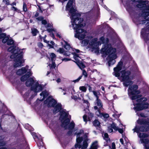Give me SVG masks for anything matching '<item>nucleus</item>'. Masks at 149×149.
<instances>
[{
    "mask_svg": "<svg viewBox=\"0 0 149 149\" xmlns=\"http://www.w3.org/2000/svg\"><path fill=\"white\" fill-rule=\"evenodd\" d=\"M56 36L58 37L59 38H61V34H59L58 33H56Z\"/></svg>",
    "mask_w": 149,
    "mask_h": 149,
    "instance_id": "nucleus-59",
    "label": "nucleus"
},
{
    "mask_svg": "<svg viewBox=\"0 0 149 149\" xmlns=\"http://www.w3.org/2000/svg\"><path fill=\"white\" fill-rule=\"evenodd\" d=\"M48 95V93L46 91H44L42 92L40 94V96L42 97V98L40 99V100H43L45 97Z\"/></svg>",
    "mask_w": 149,
    "mask_h": 149,
    "instance_id": "nucleus-19",
    "label": "nucleus"
},
{
    "mask_svg": "<svg viewBox=\"0 0 149 149\" xmlns=\"http://www.w3.org/2000/svg\"><path fill=\"white\" fill-rule=\"evenodd\" d=\"M79 89L84 92H86L87 90L86 88L84 86H81L79 87Z\"/></svg>",
    "mask_w": 149,
    "mask_h": 149,
    "instance_id": "nucleus-29",
    "label": "nucleus"
},
{
    "mask_svg": "<svg viewBox=\"0 0 149 149\" xmlns=\"http://www.w3.org/2000/svg\"><path fill=\"white\" fill-rule=\"evenodd\" d=\"M8 50L12 53L10 57L14 59V67H17L22 66V64L24 62V61L22 58V50L15 46H12L8 48Z\"/></svg>",
    "mask_w": 149,
    "mask_h": 149,
    "instance_id": "nucleus-5",
    "label": "nucleus"
},
{
    "mask_svg": "<svg viewBox=\"0 0 149 149\" xmlns=\"http://www.w3.org/2000/svg\"><path fill=\"white\" fill-rule=\"evenodd\" d=\"M102 116L104 118H107L109 117V115L107 113H103L102 114Z\"/></svg>",
    "mask_w": 149,
    "mask_h": 149,
    "instance_id": "nucleus-41",
    "label": "nucleus"
},
{
    "mask_svg": "<svg viewBox=\"0 0 149 149\" xmlns=\"http://www.w3.org/2000/svg\"><path fill=\"white\" fill-rule=\"evenodd\" d=\"M122 65V62H119L117 66L114 68V72L113 74L114 75L117 77L120 76L122 80L124 82V86L127 87L129 85L133 83L131 81L133 78L130 75V71L123 70L120 72V73L118 72L121 70Z\"/></svg>",
    "mask_w": 149,
    "mask_h": 149,
    "instance_id": "nucleus-4",
    "label": "nucleus"
},
{
    "mask_svg": "<svg viewBox=\"0 0 149 149\" xmlns=\"http://www.w3.org/2000/svg\"><path fill=\"white\" fill-rule=\"evenodd\" d=\"M82 75H84L85 77H86L87 76V73L86 71L84 70H83Z\"/></svg>",
    "mask_w": 149,
    "mask_h": 149,
    "instance_id": "nucleus-40",
    "label": "nucleus"
},
{
    "mask_svg": "<svg viewBox=\"0 0 149 149\" xmlns=\"http://www.w3.org/2000/svg\"><path fill=\"white\" fill-rule=\"evenodd\" d=\"M138 86L136 85L130 86L128 90L129 96L132 100H134L141 97V95H139L140 93L139 91L137 90Z\"/></svg>",
    "mask_w": 149,
    "mask_h": 149,
    "instance_id": "nucleus-9",
    "label": "nucleus"
},
{
    "mask_svg": "<svg viewBox=\"0 0 149 149\" xmlns=\"http://www.w3.org/2000/svg\"><path fill=\"white\" fill-rule=\"evenodd\" d=\"M36 19L38 20L41 21H42V20L43 19V18L42 17L40 16L37 18Z\"/></svg>",
    "mask_w": 149,
    "mask_h": 149,
    "instance_id": "nucleus-46",
    "label": "nucleus"
},
{
    "mask_svg": "<svg viewBox=\"0 0 149 149\" xmlns=\"http://www.w3.org/2000/svg\"><path fill=\"white\" fill-rule=\"evenodd\" d=\"M39 149H46L45 147L44 146H42V147H40V148Z\"/></svg>",
    "mask_w": 149,
    "mask_h": 149,
    "instance_id": "nucleus-64",
    "label": "nucleus"
},
{
    "mask_svg": "<svg viewBox=\"0 0 149 149\" xmlns=\"http://www.w3.org/2000/svg\"><path fill=\"white\" fill-rule=\"evenodd\" d=\"M146 149H149V144L148 146H146Z\"/></svg>",
    "mask_w": 149,
    "mask_h": 149,
    "instance_id": "nucleus-63",
    "label": "nucleus"
},
{
    "mask_svg": "<svg viewBox=\"0 0 149 149\" xmlns=\"http://www.w3.org/2000/svg\"><path fill=\"white\" fill-rule=\"evenodd\" d=\"M61 109V105L60 104H57L53 110V113H56L59 111Z\"/></svg>",
    "mask_w": 149,
    "mask_h": 149,
    "instance_id": "nucleus-17",
    "label": "nucleus"
},
{
    "mask_svg": "<svg viewBox=\"0 0 149 149\" xmlns=\"http://www.w3.org/2000/svg\"><path fill=\"white\" fill-rule=\"evenodd\" d=\"M56 103V101L50 97H48L44 102L45 104L48 107H54Z\"/></svg>",
    "mask_w": 149,
    "mask_h": 149,
    "instance_id": "nucleus-13",
    "label": "nucleus"
},
{
    "mask_svg": "<svg viewBox=\"0 0 149 149\" xmlns=\"http://www.w3.org/2000/svg\"><path fill=\"white\" fill-rule=\"evenodd\" d=\"M42 24H44V25L47 24L46 26V27L47 28L50 27L52 26L50 24H47V21L45 20H44L43 19V20H42Z\"/></svg>",
    "mask_w": 149,
    "mask_h": 149,
    "instance_id": "nucleus-22",
    "label": "nucleus"
},
{
    "mask_svg": "<svg viewBox=\"0 0 149 149\" xmlns=\"http://www.w3.org/2000/svg\"><path fill=\"white\" fill-rule=\"evenodd\" d=\"M93 93L94 95L96 97V99H99L98 95H100V94L99 92L93 91Z\"/></svg>",
    "mask_w": 149,
    "mask_h": 149,
    "instance_id": "nucleus-23",
    "label": "nucleus"
},
{
    "mask_svg": "<svg viewBox=\"0 0 149 149\" xmlns=\"http://www.w3.org/2000/svg\"><path fill=\"white\" fill-rule=\"evenodd\" d=\"M149 127V122L146 121L144 119H139L136 121L135 128L132 130L134 132H136L138 133V136L140 138V141L141 143H144L145 148L146 146H148L149 139L145 138L148 137L149 135L146 133H139L140 132L147 131Z\"/></svg>",
    "mask_w": 149,
    "mask_h": 149,
    "instance_id": "nucleus-2",
    "label": "nucleus"
},
{
    "mask_svg": "<svg viewBox=\"0 0 149 149\" xmlns=\"http://www.w3.org/2000/svg\"><path fill=\"white\" fill-rule=\"evenodd\" d=\"M60 114V119L62 123L61 125L65 129H68L70 130L68 134H70L72 133V130L75 126V123L73 121H72L68 125L70 121V119L69 118H68V113L65 111H61Z\"/></svg>",
    "mask_w": 149,
    "mask_h": 149,
    "instance_id": "nucleus-6",
    "label": "nucleus"
},
{
    "mask_svg": "<svg viewBox=\"0 0 149 149\" xmlns=\"http://www.w3.org/2000/svg\"><path fill=\"white\" fill-rule=\"evenodd\" d=\"M32 74V73L29 70L27 73L24 75L22 76L21 78V80L22 81H24L27 79Z\"/></svg>",
    "mask_w": 149,
    "mask_h": 149,
    "instance_id": "nucleus-16",
    "label": "nucleus"
},
{
    "mask_svg": "<svg viewBox=\"0 0 149 149\" xmlns=\"http://www.w3.org/2000/svg\"><path fill=\"white\" fill-rule=\"evenodd\" d=\"M80 15L77 12L70 15L71 23L73 28L76 30V33L74 35L75 38L79 40L83 39L86 36L87 32L80 28L84 26L85 24L82 23L83 21L82 18H80Z\"/></svg>",
    "mask_w": 149,
    "mask_h": 149,
    "instance_id": "nucleus-3",
    "label": "nucleus"
},
{
    "mask_svg": "<svg viewBox=\"0 0 149 149\" xmlns=\"http://www.w3.org/2000/svg\"><path fill=\"white\" fill-rule=\"evenodd\" d=\"M108 132L109 133H111L113 131V129L110 128V127H109L108 129Z\"/></svg>",
    "mask_w": 149,
    "mask_h": 149,
    "instance_id": "nucleus-52",
    "label": "nucleus"
},
{
    "mask_svg": "<svg viewBox=\"0 0 149 149\" xmlns=\"http://www.w3.org/2000/svg\"><path fill=\"white\" fill-rule=\"evenodd\" d=\"M111 149H116V146L114 143H112Z\"/></svg>",
    "mask_w": 149,
    "mask_h": 149,
    "instance_id": "nucleus-48",
    "label": "nucleus"
},
{
    "mask_svg": "<svg viewBox=\"0 0 149 149\" xmlns=\"http://www.w3.org/2000/svg\"><path fill=\"white\" fill-rule=\"evenodd\" d=\"M29 70L28 67L26 66L18 70L16 72V74L18 75H21L25 73L26 72H27L28 71H29Z\"/></svg>",
    "mask_w": 149,
    "mask_h": 149,
    "instance_id": "nucleus-15",
    "label": "nucleus"
},
{
    "mask_svg": "<svg viewBox=\"0 0 149 149\" xmlns=\"http://www.w3.org/2000/svg\"><path fill=\"white\" fill-rule=\"evenodd\" d=\"M73 0H69L66 6V10L69 11V14L70 15L77 12L73 7Z\"/></svg>",
    "mask_w": 149,
    "mask_h": 149,
    "instance_id": "nucleus-12",
    "label": "nucleus"
},
{
    "mask_svg": "<svg viewBox=\"0 0 149 149\" xmlns=\"http://www.w3.org/2000/svg\"><path fill=\"white\" fill-rule=\"evenodd\" d=\"M14 43V41L13 40L9 38L7 42V44L8 45H12Z\"/></svg>",
    "mask_w": 149,
    "mask_h": 149,
    "instance_id": "nucleus-28",
    "label": "nucleus"
},
{
    "mask_svg": "<svg viewBox=\"0 0 149 149\" xmlns=\"http://www.w3.org/2000/svg\"><path fill=\"white\" fill-rule=\"evenodd\" d=\"M87 86H88V90L90 92H93V91H92V87L88 84L87 85Z\"/></svg>",
    "mask_w": 149,
    "mask_h": 149,
    "instance_id": "nucleus-47",
    "label": "nucleus"
},
{
    "mask_svg": "<svg viewBox=\"0 0 149 149\" xmlns=\"http://www.w3.org/2000/svg\"><path fill=\"white\" fill-rule=\"evenodd\" d=\"M94 109H95V110H98V111L99 112V113L100 112V110H99V109H99L98 108V107L96 106H95L94 107Z\"/></svg>",
    "mask_w": 149,
    "mask_h": 149,
    "instance_id": "nucleus-57",
    "label": "nucleus"
},
{
    "mask_svg": "<svg viewBox=\"0 0 149 149\" xmlns=\"http://www.w3.org/2000/svg\"><path fill=\"white\" fill-rule=\"evenodd\" d=\"M50 57L52 62V64H49V66L50 69L55 68L56 65L54 61H55L56 56L54 53H52L50 54Z\"/></svg>",
    "mask_w": 149,
    "mask_h": 149,
    "instance_id": "nucleus-14",
    "label": "nucleus"
},
{
    "mask_svg": "<svg viewBox=\"0 0 149 149\" xmlns=\"http://www.w3.org/2000/svg\"><path fill=\"white\" fill-rule=\"evenodd\" d=\"M2 29L0 28V39L2 38H3L5 36V33H1Z\"/></svg>",
    "mask_w": 149,
    "mask_h": 149,
    "instance_id": "nucleus-33",
    "label": "nucleus"
},
{
    "mask_svg": "<svg viewBox=\"0 0 149 149\" xmlns=\"http://www.w3.org/2000/svg\"><path fill=\"white\" fill-rule=\"evenodd\" d=\"M97 142L96 141L93 142L91 146V149H97Z\"/></svg>",
    "mask_w": 149,
    "mask_h": 149,
    "instance_id": "nucleus-21",
    "label": "nucleus"
},
{
    "mask_svg": "<svg viewBox=\"0 0 149 149\" xmlns=\"http://www.w3.org/2000/svg\"><path fill=\"white\" fill-rule=\"evenodd\" d=\"M32 135L34 139L36 138L38 139V137L37 135H36V134L34 133V132H33L32 133Z\"/></svg>",
    "mask_w": 149,
    "mask_h": 149,
    "instance_id": "nucleus-42",
    "label": "nucleus"
},
{
    "mask_svg": "<svg viewBox=\"0 0 149 149\" xmlns=\"http://www.w3.org/2000/svg\"><path fill=\"white\" fill-rule=\"evenodd\" d=\"M3 39L2 40V42L3 43H5L7 42L9 39V38L8 36H6V35L5 34V36L3 38Z\"/></svg>",
    "mask_w": 149,
    "mask_h": 149,
    "instance_id": "nucleus-25",
    "label": "nucleus"
},
{
    "mask_svg": "<svg viewBox=\"0 0 149 149\" xmlns=\"http://www.w3.org/2000/svg\"><path fill=\"white\" fill-rule=\"evenodd\" d=\"M47 31L49 33L52 32L53 31H55V30H54V29H47Z\"/></svg>",
    "mask_w": 149,
    "mask_h": 149,
    "instance_id": "nucleus-50",
    "label": "nucleus"
},
{
    "mask_svg": "<svg viewBox=\"0 0 149 149\" xmlns=\"http://www.w3.org/2000/svg\"><path fill=\"white\" fill-rule=\"evenodd\" d=\"M32 135L34 139L36 138L38 139V137L37 135H36V134L34 133V132H33L32 133Z\"/></svg>",
    "mask_w": 149,
    "mask_h": 149,
    "instance_id": "nucleus-43",
    "label": "nucleus"
},
{
    "mask_svg": "<svg viewBox=\"0 0 149 149\" xmlns=\"http://www.w3.org/2000/svg\"><path fill=\"white\" fill-rule=\"evenodd\" d=\"M147 99L143 97L137 99L136 101H134L133 104L135 107L134 109L136 111H139L147 108H149V104L146 101Z\"/></svg>",
    "mask_w": 149,
    "mask_h": 149,
    "instance_id": "nucleus-7",
    "label": "nucleus"
},
{
    "mask_svg": "<svg viewBox=\"0 0 149 149\" xmlns=\"http://www.w3.org/2000/svg\"><path fill=\"white\" fill-rule=\"evenodd\" d=\"M87 114H85L83 116V118L85 122L87 121L86 118H87Z\"/></svg>",
    "mask_w": 149,
    "mask_h": 149,
    "instance_id": "nucleus-45",
    "label": "nucleus"
},
{
    "mask_svg": "<svg viewBox=\"0 0 149 149\" xmlns=\"http://www.w3.org/2000/svg\"><path fill=\"white\" fill-rule=\"evenodd\" d=\"M96 103L97 105L99 107V109H101L102 108V103L100 100L99 99H96Z\"/></svg>",
    "mask_w": 149,
    "mask_h": 149,
    "instance_id": "nucleus-20",
    "label": "nucleus"
},
{
    "mask_svg": "<svg viewBox=\"0 0 149 149\" xmlns=\"http://www.w3.org/2000/svg\"><path fill=\"white\" fill-rule=\"evenodd\" d=\"M78 95H73L72 96V98L74 100H77L78 98Z\"/></svg>",
    "mask_w": 149,
    "mask_h": 149,
    "instance_id": "nucleus-38",
    "label": "nucleus"
},
{
    "mask_svg": "<svg viewBox=\"0 0 149 149\" xmlns=\"http://www.w3.org/2000/svg\"><path fill=\"white\" fill-rule=\"evenodd\" d=\"M120 141L122 144H124V141L123 139H120Z\"/></svg>",
    "mask_w": 149,
    "mask_h": 149,
    "instance_id": "nucleus-58",
    "label": "nucleus"
},
{
    "mask_svg": "<svg viewBox=\"0 0 149 149\" xmlns=\"http://www.w3.org/2000/svg\"><path fill=\"white\" fill-rule=\"evenodd\" d=\"M103 136L104 139L107 141L108 140H109V139L108 137V135L107 133H104V134L102 135Z\"/></svg>",
    "mask_w": 149,
    "mask_h": 149,
    "instance_id": "nucleus-27",
    "label": "nucleus"
},
{
    "mask_svg": "<svg viewBox=\"0 0 149 149\" xmlns=\"http://www.w3.org/2000/svg\"><path fill=\"white\" fill-rule=\"evenodd\" d=\"M56 52L60 54H63L65 55L69 56L70 55V53L68 51L64 52V50L63 49L61 48H59L57 50Z\"/></svg>",
    "mask_w": 149,
    "mask_h": 149,
    "instance_id": "nucleus-18",
    "label": "nucleus"
},
{
    "mask_svg": "<svg viewBox=\"0 0 149 149\" xmlns=\"http://www.w3.org/2000/svg\"><path fill=\"white\" fill-rule=\"evenodd\" d=\"M5 62V61L4 60H2L0 58V64L3 65L4 64Z\"/></svg>",
    "mask_w": 149,
    "mask_h": 149,
    "instance_id": "nucleus-49",
    "label": "nucleus"
},
{
    "mask_svg": "<svg viewBox=\"0 0 149 149\" xmlns=\"http://www.w3.org/2000/svg\"><path fill=\"white\" fill-rule=\"evenodd\" d=\"M48 45L49 47L51 48H53V45L51 44H48Z\"/></svg>",
    "mask_w": 149,
    "mask_h": 149,
    "instance_id": "nucleus-60",
    "label": "nucleus"
},
{
    "mask_svg": "<svg viewBox=\"0 0 149 149\" xmlns=\"http://www.w3.org/2000/svg\"><path fill=\"white\" fill-rule=\"evenodd\" d=\"M32 34L33 36H35L38 33V31L36 29L33 28L31 29Z\"/></svg>",
    "mask_w": 149,
    "mask_h": 149,
    "instance_id": "nucleus-24",
    "label": "nucleus"
},
{
    "mask_svg": "<svg viewBox=\"0 0 149 149\" xmlns=\"http://www.w3.org/2000/svg\"><path fill=\"white\" fill-rule=\"evenodd\" d=\"M38 46L40 47H42L43 46V45L42 43L40 42H39L38 44Z\"/></svg>",
    "mask_w": 149,
    "mask_h": 149,
    "instance_id": "nucleus-54",
    "label": "nucleus"
},
{
    "mask_svg": "<svg viewBox=\"0 0 149 149\" xmlns=\"http://www.w3.org/2000/svg\"><path fill=\"white\" fill-rule=\"evenodd\" d=\"M11 9L12 10H13L14 11H17V8H16V7H15L14 6H13L11 8Z\"/></svg>",
    "mask_w": 149,
    "mask_h": 149,
    "instance_id": "nucleus-56",
    "label": "nucleus"
},
{
    "mask_svg": "<svg viewBox=\"0 0 149 149\" xmlns=\"http://www.w3.org/2000/svg\"><path fill=\"white\" fill-rule=\"evenodd\" d=\"M131 3L133 2L136 3L135 5H136L137 7L143 8H146L147 13L149 12V6L148 1H143L142 0H131Z\"/></svg>",
    "mask_w": 149,
    "mask_h": 149,
    "instance_id": "nucleus-10",
    "label": "nucleus"
},
{
    "mask_svg": "<svg viewBox=\"0 0 149 149\" xmlns=\"http://www.w3.org/2000/svg\"><path fill=\"white\" fill-rule=\"evenodd\" d=\"M109 40L108 38L104 40L103 37H101L99 40L97 41V38H93L91 36L88 38V39H85L82 41L81 44L83 46H86L88 44V47L91 49V51L94 53L99 52V46L102 43L104 44L101 51L102 54L109 55L107 57L109 66L115 63L116 61L115 59L117 57L115 53L116 49L113 48L110 44H107Z\"/></svg>",
    "mask_w": 149,
    "mask_h": 149,
    "instance_id": "nucleus-1",
    "label": "nucleus"
},
{
    "mask_svg": "<svg viewBox=\"0 0 149 149\" xmlns=\"http://www.w3.org/2000/svg\"><path fill=\"white\" fill-rule=\"evenodd\" d=\"M137 115L138 116H140L141 117H146V115L143 113H137Z\"/></svg>",
    "mask_w": 149,
    "mask_h": 149,
    "instance_id": "nucleus-34",
    "label": "nucleus"
},
{
    "mask_svg": "<svg viewBox=\"0 0 149 149\" xmlns=\"http://www.w3.org/2000/svg\"><path fill=\"white\" fill-rule=\"evenodd\" d=\"M3 2L6 3V4L7 5H10V1L9 0H3Z\"/></svg>",
    "mask_w": 149,
    "mask_h": 149,
    "instance_id": "nucleus-39",
    "label": "nucleus"
},
{
    "mask_svg": "<svg viewBox=\"0 0 149 149\" xmlns=\"http://www.w3.org/2000/svg\"><path fill=\"white\" fill-rule=\"evenodd\" d=\"M62 60L63 61H68L70 60V59H69V58H64L63 59H62Z\"/></svg>",
    "mask_w": 149,
    "mask_h": 149,
    "instance_id": "nucleus-55",
    "label": "nucleus"
},
{
    "mask_svg": "<svg viewBox=\"0 0 149 149\" xmlns=\"http://www.w3.org/2000/svg\"><path fill=\"white\" fill-rule=\"evenodd\" d=\"M93 125L95 126L98 127L100 125L99 122L97 120H95L93 122Z\"/></svg>",
    "mask_w": 149,
    "mask_h": 149,
    "instance_id": "nucleus-30",
    "label": "nucleus"
},
{
    "mask_svg": "<svg viewBox=\"0 0 149 149\" xmlns=\"http://www.w3.org/2000/svg\"><path fill=\"white\" fill-rule=\"evenodd\" d=\"M118 130L119 132L121 134H122L123 132V129H119L118 128Z\"/></svg>",
    "mask_w": 149,
    "mask_h": 149,
    "instance_id": "nucleus-53",
    "label": "nucleus"
},
{
    "mask_svg": "<svg viewBox=\"0 0 149 149\" xmlns=\"http://www.w3.org/2000/svg\"><path fill=\"white\" fill-rule=\"evenodd\" d=\"M23 9L24 11L25 12H26L27 10V9L26 7V5L25 3H24L23 4Z\"/></svg>",
    "mask_w": 149,
    "mask_h": 149,
    "instance_id": "nucleus-35",
    "label": "nucleus"
},
{
    "mask_svg": "<svg viewBox=\"0 0 149 149\" xmlns=\"http://www.w3.org/2000/svg\"><path fill=\"white\" fill-rule=\"evenodd\" d=\"M85 111L88 113V116L89 117V118H91L93 116V114L90 112L89 111L88 109H85Z\"/></svg>",
    "mask_w": 149,
    "mask_h": 149,
    "instance_id": "nucleus-31",
    "label": "nucleus"
},
{
    "mask_svg": "<svg viewBox=\"0 0 149 149\" xmlns=\"http://www.w3.org/2000/svg\"><path fill=\"white\" fill-rule=\"evenodd\" d=\"M26 85L27 86L31 87V90L34 92L36 95L37 92L42 89L41 85L39 84L38 81H34L33 78H30L27 80L26 82Z\"/></svg>",
    "mask_w": 149,
    "mask_h": 149,
    "instance_id": "nucleus-8",
    "label": "nucleus"
},
{
    "mask_svg": "<svg viewBox=\"0 0 149 149\" xmlns=\"http://www.w3.org/2000/svg\"><path fill=\"white\" fill-rule=\"evenodd\" d=\"M111 127L114 129L115 130L117 131L118 130V128L116 126V124L114 123H113L111 126Z\"/></svg>",
    "mask_w": 149,
    "mask_h": 149,
    "instance_id": "nucleus-26",
    "label": "nucleus"
},
{
    "mask_svg": "<svg viewBox=\"0 0 149 149\" xmlns=\"http://www.w3.org/2000/svg\"><path fill=\"white\" fill-rule=\"evenodd\" d=\"M80 65H81V67H80L81 68H84L85 67V65L83 64H80Z\"/></svg>",
    "mask_w": 149,
    "mask_h": 149,
    "instance_id": "nucleus-62",
    "label": "nucleus"
},
{
    "mask_svg": "<svg viewBox=\"0 0 149 149\" xmlns=\"http://www.w3.org/2000/svg\"><path fill=\"white\" fill-rule=\"evenodd\" d=\"M6 144V143L2 140H0V146H4Z\"/></svg>",
    "mask_w": 149,
    "mask_h": 149,
    "instance_id": "nucleus-37",
    "label": "nucleus"
},
{
    "mask_svg": "<svg viewBox=\"0 0 149 149\" xmlns=\"http://www.w3.org/2000/svg\"><path fill=\"white\" fill-rule=\"evenodd\" d=\"M37 145L39 146L40 148L42 146H43V143L41 141L38 142L37 143Z\"/></svg>",
    "mask_w": 149,
    "mask_h": 149,
    "instance_id": "nucleus-32",
    "label": "nucleus"
},
{
    "mask_svg": "<svg viewBox=\"0 0 149 149\" xmlns=\"http://www.w3.org/2000/svg\"><path fill=\"white\" fill-rule=\"evenodd\" d=\"M82 77V75L79 76L78 79H76L75 80H74V82L78 81L81 79Z\"/></svg>",
    "mask_w": 149,
    "mask_h": 149,
    "instance_id": "nucleus-51",
    "label": "nucleus"
},
{
    "mask_svg": "<svg viewBox=\"0 0 149 149\" xmlns=\"http://www.w3.org/2000/svg\"><path fill=\"white\" fill-rule=\"evenodd\" d=\"M63 91H65V92H63V91L62 92L63 93V95H64L68 94V92L70 93V92H69V89L68 88H65L64 89H63Z\"/></svg>",
    "mask_w": 149,
    "mask_h": 149,
    "instance_id": "nucleus-36",
    "label": "nucleus"
},
{
    "mask_svg": "<svg viewBox=\"0 0 149 149\" xmlns=\"http://www.w3.org/2000/svg\"><path fill=\"white\" fill-rule=\"evenodd\" d=\"M64 47L67 50H70V51L68 52L70 54L72 53L74 56L73 57L77 62L79 63L81 61L80 60V58L79 57L78 55L75 52H72V49L70 47V45L68 42L65 41H64Z\"/></svg>",
    "mask_w": 149,
    "mask_h": 149,
    "instance_id": "nucleus-11",
    "label": "nucleus"
},
{
    "mask_svg": "<svg viewBox=\"0 0 149 149\" xmlns=\"http://www.w3.org/2000/svg\"><path fill=\"white\" fill-rule=\"evenodd\" d=\"M10 5L12 6H16V3L15 2H14L12 3L11 4H10Z\"/></svg>",
    "mask_w": 149,
    "mask_h": 149,
    "instance_id": "nucleus-61",
    "label": "nucleus"
},
{
    "mask_svg": "<svg viewBox=\"0 0 149 149\" xmlns=\"http://www.w3.org/2000/svg\"><path fill=\"white\" fill-rule=\"evenodd\" d=\"M32 135L34 139L36 138L38 139V137L37 135H36V134L34 133V132H33L32 133Z\"/></svg>",
    "mask_w": 149,
    "mask_h": 149,
    "instance_id": "nucleus-44",
    "label": "nucleus"
}]
</instances>
